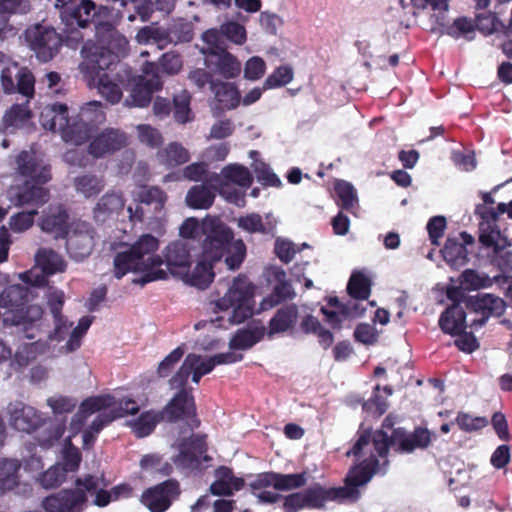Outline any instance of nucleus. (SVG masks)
<instances>
[{"instance_id": "nucleus-1", "label": "nucleus", "mask_w": 512, "mask_h": 512, "mask_svg": "<svg viewBox=\"0 0 512 512\" xmlns=\"http://www.w3.org/2000/svg\"><path fill=\"white\" fill-rule=\"evenodd\" d=\"M106 16L109 10L96 5L91 0H82L72 10H62L60 18L67 26L86 28L88 24L95 26L96 41L88 40L81 48L82 61L79 70L86 74H95L97 68L108 67L117 60V54L129 47V41L121 34L110 20L101 19V14Z\"/></svg>"}, {"instance_id": "nucleus-2", "label": "nucleus", "mask_w": 512, "mask_h": 512, "mask_svg": "<svg viewBox=\"0 0 512 512\" xmlns=\"http://www.w3.org/2000/svg\"><path fill=\"white\" fill-rule=\"evenodd\" d=\"M381 472L380 460L371 455L358 465L349 469L344 479V486L326 487L315 482L300 492H294L286 498L284 508L287 512H299L302 509H322L328 502L356 503L360 496L359 488L368 484L373 475Z\"/></svg>"}, {"instance_id": "nucleus-3", "label": "nucleus", "mask_w": 512, "mask_h": 512, "mask_svg": "<svg viewBox=\"0 0 512 512\" xmlns=\"http://www.w3.org/2000/svg\"><path fill=\"white\" fill-rule=\"evenodd\" d=\"M447 298L452 304L439 316L438 325L445 334L458 335L466 328V310L475 313L470 326L477 329L486 324L490 316H500L505 309L504 301L492 294H477L466 297L462 288L447 289Z\"/></svg>"}, {"instance_id": "nucleus-4", "label": "nucleus", "mask_w": 512, "mask_h": 512, "mask_svg": "<svg viewBox=\"0 0 512 512\" xmlns=\"http://www.w3.org/2000/svg\"><path fill=\"white\" fill-rule=\"evenodd\" d=\"M16 165L18 174L25 180L8 190V198L13 205L38 210L51 199V191L46 187L53 179L51 165L28 151L18 154Z\"/></svg>"}, {"instance_id": "nucleus-5", "label": "nucleus", "mask_w": 512, "mask_h": 512, "mask_svg": "<svg viewBox=\"0 0 512 512\" xmlns=\"http://www.w3.org/2000/svg\"><path fill=\"white\" fill-rule=\"evenodd\" d=\"M29 288L11 285L0 293V307L6 310L4 325L22 326L25 337L35 339L42 328L43 309L38 304L28 305Z\"/></svg>"}, {"instance_id": "nucleus-6", "label": "nucleus", "mask_w": 512, "mask_h": 512, "mask_svg": "<svg viewBox=\"0 0 512 512\" xmlns=\"http://www.w3.org/2000/svg\"><path fill=\"white\" fill-rule=\"evenodd\" d=\"M200 259L216 264L224 258L229 270H237L247 256L243 240L233 239V230L221 222L204 226Z\"/></svg>"}, {"instance_id": "nucleus-7", "label": "nucleus", "mask_w": 512, "mask_h": 512, "mask_svg": "<svg viewBox=\"0 0 512 512\" xmlns=\"http://www.w3.org/2000/svg\"><path fill=\"white\" fill-rule=\"evenodd\" d=\"M8 423L21 433H33L45 426L44 431L37 437L40 447L50 448L63 436L65 429L53 422H46L43 414L22 401L16 400L7 406Z\"/></svg>"}, {"instance_id": "nucleus-8", "label": "nucleus", "mask_w": 512, "mask_h": 512, "mask_svg": "<svg viewBox=\"0 0 512 512\" xmlns=\"http://www.w3.org/2000/svg\"><path fill=\"white\" fill-rule=\"evenodd\" d=\"M169 196L157 185H142L133 194L128 211L133 226L146 223L149 229H160L165 218V205Z\"/></svg>"}, {"instance_id": "nucleus-9", "label": "nucleus", "mask_w": 512, "mask_h": 512, "mask_svg": "<svg viewBox=\"0 0 512 512\" xmlns=\"http://www.w3.org/2000/svg\"><path fill=\"white\" fill-rule=\"evenodd\" d=\"M475 215L482 219L479 223V242L486 248L494 250L492 263L498 266L503 272L512 270V252L505 251L510 246V241L501 236L500 230L491 226V222H495L499 217V212L494 206L486 204H477L475 207Z\"/></svg>"}, {"instance_id": "nucleus-10", "label": "nucleus", "mask_w": 512, "mask_h": 512, "mask_svg": "<svg viewBox=\"0 0 512 512\" xmlns=\"http://www.w3.org/2000/svg\"><path fill=\"white\" fill-rule=\"evenodd\" d=\"M125 53L126 50L118 53L116 61L108 67L97 68L95 74H86L80 70L87 80L94 82L97 79L98 93L111 105H116L121 101L123 89L132 83L133 70L119 63L120 56Z\"/></svg>"}, {"instance_id": "nucleus-11", "label": "nucleus", "mask_w": 512, "mask_h": 512, "mask_svg": "<svg viewBox=\"0 0 512 512\" xmlns=\"http://www.w3.org/2000/svg\"><path fill=\"white\" fill-rule=\"evenodd\" d=\"M163 260L160 256H151L147 261H139L131 250L119 252L113 258V275L120 279L129 272L139 273L132 283L144 287L146 284L167 278V273L161 268Z\"/></svg>"}, {"instance_id": "nucleus-12", "label": "nucleus", "mask_w": 512, "mask_h": 512, "mask_svg": "<svg viewBox=\"0 0 512 512\" xmlns=\"http://www.w3.org/2000/svg\"><path fill=\"white\" fill-rule=\"evenodd\" d=\"M215 304L222 311L232 309L229 321L239 325L253 315L254 285L248 277L239 275L232 280L225 295Z\"/></svg>"}, {"instance_id": "nucleus-13", "label": "nucleus", "mask_w": 512, "mask_h": 512, "mask_svg": "<svg viewBox=\"0 0 512 512\" xmlns=\"http://www.w3.org/2000/svg\"><path fill=\"white\" fill-rule=\"evenodd\" d=\"M172 388L178 389V391L169 402L159 410L164 422H182L189 431L198 429L201 421L198 418L195 396L192 395L191 388H187V386Z\"/></svg>"}, {"instance_id": "nucleus-14", "label": "nucleus", "mask_w": 512, "mask_h": 512, "mask_svg": "<svg viewBox=\"0 0 512 512\" xmlns=\"http://www.w3.org/2000/svg\"><path fill=\"white\" fill-rule=\"evenodd\" d=\"M157 67L152 62H146L143 67L145 75H134L131 93L124 100L125 107H148L152 95L162 89L163 82L156 73Z\"/></svg>"}, {"instance_id": "nucleus-15", "label": "nucleus", "mask_w": 512, "mask_h": 512, "mask_svg": "<svg viewBox=\"0 0 512 512\" xmlns=\"http://www.w3.org/2000/svg\"><path fill=\"white\" fill-rule=\"evenodd\" d=\"M394 429L391 433H387L383 430H376L374 432L364 431L358 434V438L353 444L352 448L349 449L346 453L347 457H361L363 453V449L372 444L374 451H376L377 456L383 459V462L380 463L382 468V474L387 471L389 461L387 459L388 452L390 448H393L396 452V442L394 441Z\"/></svg>"}, {"instance_id": "nucleus-16", "label": "nucleus", "mask_w": 512, "mask_h": 512, "mask_svg": "<svg viewBox=\"0 0 512 512\" xmlns=\"http://www.w3.org/2000/svg\"><path fill=\"white\" fill-rule=\"evenodd\" d=\"M26 40L31 50L42 62L53 59L59 48L63 46V38L54 28L44 27L40 24L27 29Z\"/></svg>"}, {"instance_id": "nucleus-17", "label": "nucleus", "mask_w": 512, "mask_h": 512, "mask_svg": "<svg viewBox=\"0 0 512 512\" xmlns=\"http://www.w3.org/2000/svg\"><path fill=\"white\" fill-rule=\"evenodd\" d=\"M34 76L26 67L12 63L3 68L1 84L5 94H15L31 98L34 95Z\"/></svg>"}, {"instance_id": "nucleus-18", "label": "nucleus", "mask_w": 512, "mask_h": 512, "mask_svg": "<svg viewBox=\"0 0 512 512\" xmlns=\"http://www.w3.org/2000/svg\"><path fill=\"white\" fill-rule=\"evenodd\" d=\"M181 494L179 483L174 479L163 482L148 488L142 495V503L150 512H164L168 510L172 501Z\"/></svg>"}, {"instance_id": "nucleus-19", "label": "nucleus", "mask_w": 512, "mask_h": 512, "mask_svg": "<svg viewBox=\"0 0 512 512\" xmlns=\"http://www.w3.org/2000/svg\"><path fill=\"white\" fill-rule=\"evenodd\" d=\"M432 432L422 426L414 427L412 432L404 427L394 429V441L396 442V453L411 454L416 450H424L432 443Z\"/></svg>"}, {"instance_id": "nucleus-20", "label": "nucleus", "mask_w": 512, "mask_h": 512, "mask_svg": "<svg viewBox=\"0 0 512 512\" xmlns=\"http://www.w3.org/2000/svg\"><path fill=\"white\" fill-rule=\"evenodd\" d=\"M475 26L485 35L497 34L498 38L501 35L508 37V40L503 41L499 46H501L506 57L512 58V39H510L512 33V17L509 19V22L505 24L498 19L495 13H480L477 15Z\"/></svg>"}, {"instance_id": "nucleus-21", "label": "nucleus", "mask_w": 512, "mask_h": 512, "mask_svg": "<svg viewBox=\"0 0 512 512\" xmlns=\"http://www.w3.org/2000/svg\"><path fill=\"white\" fill-rule=\"evenodd\" d=\"M300 310L295 303H286L280 306L267 324V337L272 338L276 335H292L297 322L299 321Z\"/></svg>"}, {"instance_id": "nucleus-22", "label": "nucleus", "mask_w": 512, "mask_h": 512, "mask_svg": "<svg viewBox=\"0 0 512 512\" xmlns=\"http://www.w3.org/2000/svg\"><path fill=\"white\" fill-rule=\"evenodd\" d=\"M126 145V134L119 129L107 128L98 133L88 144V154L92 157H104L121 150Z\"/></svg>"}, {"instance_id": "nucleus-23", "label": "nucleus", "mask_w": 512, "mask_h": 512, "mask_svg": "<svg viewBox=\"0 0 512 512\" xmlns=\"http://www.w3.org/2000/svg\"><path fill=\"white\" fill-rule=\"evenodd\" d=\"M86 494L82 489H65L56 494L48 495L42 502L46 512H74L86 502Z\"/></svg>"}, {"instance_id": "nucleus-24", "label": "nucleus", "mask_w": 512, "mask_h": 512, "mask_svg": "<svg viewBox=\"0 0 512 512\" xmlns=\"http://www.w3.org/2000/svg\"><path fill=\"white\" fill-rule=\"evenodd\" d=\"M461 241L456 238L448 237L445 245L440 251L449 267L459 269L469 263V253L466 246L474 244V238L466 231L460 233Z\"/></svg>"}, {"instance_id": "nucleus-25", "label": "nucleus", "mask_w": 512, "mask_h": 512, "mask_svg": "<svg viewBox=\"0 0 512 512\" xmlns=\"http://www.w3.org/2000/svg\"><path fill=\"white\" fill-rule=\"evenodd\" d=\"M190 252L191 248L186 240H176L166 246L164 262L173 276L185 274V270L190 268Z\"/></svg>"}, {"instance_id": "nucleus-26", "label": "nucleus", "mask_w": 512, "mask_h": 512, "mask_svg": "<svg viewBox=\"0 0 512 512\" xmlns=\"http://www.w3.org/2000/svg\"><path fill=\"white\" fill-rule=\"evenodd\" d=\"M215 366L216 364L212 357L202 359L199 354L189 353L181 367H179L176 373L170 378L169 384L171 387L186 386L192 370L206 375L212 372Z\"/></svg>"}, {"instance_id": "nucleus-27", "label": "nucleus", "mask_w": 512, "mask_h": 512, "mask_svg": "<svg viewBox=\"0 0 512 512\" xmlns=\"http://www.w3.org/2000/svg\"><path fill=\"white\" fill-rule=\"evenodd\" d=\"M40 227L56 239H65L69 232V214L64 204L51 205L43 214Z\"/></svg>"}, {"instance_id": "nucleus-28", "label": "nucleus", "mask_w": 512, "mask_h": 512, "mask_svg": "<svg viewBox=\"0 0 512 512\" xmlns=\"http://www.w3.org/2000/svg\"><path fill=\"white\" fill-rule=\"evenodd\" d=\"M125 206L122 192L110 190L103 194L93 208V218L96 223L104 224L118 217Z\"/></svg>"}, {"instance_id": "nucleus-29", "label": "nucleus", "mask_w": 512, "mask_h": 512, "mask_svg": "<svg viewBox=\"0 0 512 512\" xmlns=\"http://www.w3.org/2000/svg\"><path fill=\"white\" fill-rule=\"evenodd\" d=\"M276 284L274 285L272 292L266 296L260 303V310L267 311L277 307L278 305L292 301L296 293L291 282L285 279L284 271H280L276 274Z\"/></svg>"}, {"instance_id": "nucleus-30", "label": "nucleus", "mask_w": 512, "mask_h": 512, "mask_svg": "<svg viewBox=\"0 0 512 512\" xmlns=\"http://www.w3.org/2000/svg\"><path fill=\"white\" fill-rule=\"evenodd\" d=\"M94 229L87 228L85 231L74 230L68 233L66 246L67 251L73 259L78 261L89 256L94 248Z\"/></svg>"}, {"instance_id": "nucleus-31", "label": "nucleus", "mask_w": 512, "mask_h": 512, "mask_svg": "<svg viewBox=\"0 0 512 512\" xmlns=\"http://www.w3.org/2000/svg\"><path fill=\"white\" fill-rule=\"evenodd\" d=\"M214 265V263L199 258L198 263L191 272L187 269L185 270V274H181L177 277L183 279L184 282L191 287L205 289L210 286L215 277L213 270Z\"/></svg>"}, {"instance_id": "nucleus-32", "label": "nucleus", "mask_w": 512, "mask_h": 512, "mask_svg": "<svg viewBox=\"0 0 512 512\" xmlns=\"http://www.w3.org/2000/svg\"><path fill=\"white\" fill-rule=\"evenodd\" d=\"M68 106L62 103L46 105L40 113V123L47 131H59L68 123Z\"/></svg>"}, {"instance_id": "nucleus-33", "label": "nucleus", "mask_w": 512, "mask_h": 512, "mask_svg": "<svg viewBox=\"0 0 512 512\" xmlns=\"http://www.w3.org/2000/svg\"><path fill=\"white\" fill-rule=\"evenodd\" d=\"M94 130V125L85 122L82 118H74L59 130L62 134V139L66 143H72L73 145H82L91 138Z\"/></svg>"}, {"instance_id": "nucleus-34", "label": "nucleus", "mask_w": 512, "mask_h": 512, "mask_svg": "<svg viewBox=\"0 0 512 512\" xmlns=\"http://www.w3.org/2000/svg\"><path fill=\"white\" fill-rule=\"evenodd\" d=\"M211 91L222 109H236L240 104L241 95L235 83L217 81L213 83Z\"/></svg>"}, {"instance_id": "nucleus-35", "label": "nucleus", "mask_w": 512, "mask_h": 512, "mask_svg": "<svg viewBox=\"0 0 512 512\" xmlns=\"http://www.w3.org/2000/svg\"><path fill=\"white\" fill-rule=\"evenodd\" d=\"M238 227L248 233H260L264 235H274L276 230V221L270 216L263 217L258 213H251L246 216H240L238 219Z\"/></svg>"}, {"instance_id": "nucleus-36", "label": "nucleus", "mask_w": 512, "mask_h": 512, "mask_svg": "<svg viewBox=\"0 0 512 512\" xmlns=\"http://www.w3.org/2000/svg\"><path fill=\"white\" fill-rule=\"evenodd\" d=\"M114 405V396L109 394L88 396L80 404L76 417L79 421L86 420L87 417L96 412L102 413L108 411V408Z\"/></svg>"}, {"instance_id": "nucleus-37", "label": "nucleus", "mask_w": 512, "mask_h": 512, "mask_svg": "<svg viewBox=\"0 0 512 512\" xmlns=\"http://www.w3.org/2000/svg\"><path fill=\"white\" fill-rule=\"evenodd\" d=\"M36 262L44 274L48 276L64 272L66 269V262L63 261V257L52 249H39L36 254Z\"/></svg>"}, {"instance_id": "nucleus-38", "label": "nucleus", "mask_w": 512, "mask_h": 512, "mask_svg": "<svg viewBox=\"0 0 512 512\" xmlns=\"http://www.w3.org/2000/svg\"><path fill=\"white\" fill-rule=\"evenodd\" d=\"M215 192L205 184L192 186L186 194V204L192 209H209L215 200Z\"/></svg>"}, {"instance_id": "nucleus-39", "label": "nucleus", "mask_w": 512, "mask_h": 512, "mask_svg": "<svg viewBox=\"0 0 512 512\" xmlns=\"http://www.w3.org/2000/svg\"><path fill=\"white\" fill-rule=\"evenodd\" d=\"M162 421L164 419L159 410L144 411L137 419L131 422L132 431L138 438H143L151 434L157 424Z\"/></svg>"}, {"instance_id": "nucleus-40", "label": "nucleus", "mask_w": 512, "mask_h": 512, "mask_svg": "<svg viewBox=\"0 0 512 512\" xmlns=\"http://www.w3.org/2000/svg\"><path fill=\"white\" fill-rule=\"evenodd\" d=\"M20 464L15 459H0V492L12 491L18 484Z\"/></svg>"}, {"instance_id": "nucleus-41", "label": "nucleus", "mask_w": 512, "mask_h": 512, "mask_svg": "<svg viewBox=\"0 0 512 512\" xmlns=\"http://www.w3.org/2000/svg\"><path fill=\"white\" fill-rule=\"evenodd\" d=\"M74 189L85 198H91L101 193L105 188V181L94 174L80 175L73 180Z\"/></svg>"}, {"instance_id": "nucleus-42", "label": "nucleus", "mask_w": 512, "mask_h": 512, "mask_svg": "<svg viewBox=\"0 0 512 512\" xmlns=\"http://www.w3.org/2000/svg\"><path fill=\"white\" fill-rule=\"evenodd\" d=\"M159 157L165 166L175 168L189 161L188 150L178 142H171L166 148L159 152Z\"/></svg>"}, {"instance_id": "nucleus-43", "label": "nucleus", "mask_w": 512, "mask_h": 512, "mask_svg": "<svg viewBox=\"0 0 512 512\" xmlns=\"http://www.w3.org/2000/svg\"><path fill=\"white\" fill-rule=\"evenodd\" d=\"M158 249L159 240L151 234L142 235L129 248L139 261H147L151 256H159L156 254Z\"/></svg>"}, {"instance_id": "nucleus-44", "label": "nucleus", "mask_w": 512, "mask_h": 512, "mask_svg": "<svg viewBox=\"0 0 512 512\" xmlns=\"http://www.w3.org/2000/svg\"><path fill=\"white\" fill-rule=\"evenodd\" d=\"M223 169L227 184L232 183L244 189H248L252 185L253 176L248 167L240 164H229Z\"/></svg>"}, {"instance_id": "nucleus-45", "label": "nucleus", "mask_w": 512, "mask_h": 512, "mask_svg": "<svg viewBox=\"0 0 512 512\" xmlns=\"http://www.w3.org/2000/svg\"><path fill=\"white\" fill-rule=\"evenodd\" d=\"M334 193L338 196V205L347 212H353L358 202L353 185L345 180H338L334 184Z\"/></svg>"}, {"instance_id": "nucleus-46", "label": "nucleus", "mask_w": 512, "mask_h": 512, "mask_svg": "<svg viewBox=\"0 0 512 512\" xmlns=\"http://www.w3.org/2000/svg\"><path fill=\"white\" fill-rule=\"evenodd\" d=\"M32 118V112L29 108V101L24 104H14L7 110L3 117V122L6 128H18L23 126Z\"/></svg>"}, {"instance_id": "nucleus-47", "label": "nucleus", "mask_w": 512, "mask_h": 512, "mask_svg": "<svg viewBox=\"0 0 512 512\" xmlns=\"http://www.w3.org/2000/svg\"><path fill=\"white\" fill-rule=\"evenodd\" d=\"M370 291V279L361 272H354L347 283L348 295L354 300H367Z\"/></svg>"}, {"instance_id": "nucleus-48", "label": "nucleus", "mask_w": 512, "mask_h": 512, "mask_svg": "<svg viewBox=\"0 0 512 512\" xmlns=\"http://www.w3.org/2000/svg\"><path fill=\"white\" fill-rule=\"evenodd\" d=\"M261 340V336L249 329H238L229 340L228 346L232 350L251 349Z\"/></svg>"}, {"instance_id": "nucleus-49", "label": "nucleus", "mask_w": 512, "mask_h": 512, "mask_svg": "<svg viewBox=\"0 0 512 512\" xmlns=\"http://www.w3.org/2000/svg\"><path fill=\"white\" fill-rule=\"evenodd\" d=\"M216 67L225 79L236 78L241 72V63L238 58L226 51L218 57Z\"/></svg>"}, {"instance_id": "nucleus-50", "label": "nucleus", "mask_w": 512, "mask_h": 512, "mask_svg": "<svg viewBox=\"0 0 512 512\" xmlns=\"http://www.w3.org/2000/svg\"><path fill=\"white\" fill-rule=\"evenodd\" d=\"M154 64L157 67L156 73L158 75L160 71L168 75H175L182 70L183 59L180 53L169 51L159 58L158 64Z\"/></svg>"}, {"instance_id": "nucleus-51", "label": "nucleus", "mask_w": 512, "mask_h": 512, "mask_svg": "<svg viewBox=\"0 0 512 512\" xmlns=\"http://www.w3.org/2000/svg\"><path fill=\"white\" fill-rule=\"evenodd\" d=\"M307 483V472L282 474L277 472L276 490L292 491L304 487Z\"/></svg>"}, {"instance_id": "nucleus-52", "label": "nucleus", "mask_w": 512, "mask_h": 512, "mask_svg": "<svg viewBox=\"0 0 512 512\" xmlns=\"http://www.w3.org/2000/svg\"><path fill=\"white\" fill-rule=\"evenodd\" d=\"M190 99L191 96L186 91L174 95L172 101V110L174 114V120L176 122L184 124L191 119Z\"/></svg>"}, {"instance_id": "nucleus-53", "label": "nucleus", "mask_w": 512, "mask_h": 512, "mask_svg": "<svg viewBox=\"0 0 512 512\" xmlns=\"http://www.w3.org/2000/svg\"><path fill=\"white\" fill-rule=\"evenodd\" d=\"M293 80V70L288 65L279 66L263 82V89H274L284 86Z\"/></svg>"}, {"instance_id": "nucleus-54", "label": "nucleus", "mask_w": 512, "mask_h": 512, "mask_svg": "<svg viewBox=\"0 0 512 512\" xmlns=\"http://www.w3.org/2000/svg\"><path fill=\"white\" fill-rule=\"evenodd\" d=\"M67 473L65 467L55 464L42 473L40 482L46 489L56 488L66 481Z\"/></svg>"}, {"instance_id": "nucleus-55", "label": "nucleus", "mask_w": 512, "mask_h": 512, "mask_svg": "<svg viewBox=\"0 0 512 512\" xmlns=\"http://www.w3.org/2000/svg\"><path fill=\"white\" fill-rule=\"evenodd\" d=\"M460 280L463 287L471 290L488 288L492 284L489 276L479 274L473 269L464 270L461 274Z\"/></svg>"}, {"instance_id": "nucleus-56", "label": "nucleus", "mask_w": 512, "mask_h": 512, "mask_svg": "<svg viewBox=\"0 0 512 512\" xmlns=\"http://www.w3.org/2000/svg\"><path fill=\"white\" fill-rule=\"evenodd\" d=\"M139 406L133 398L124 397L119 400L114 398V405L108 408V412L114 420L124 418L129 415H136Z\"/></svg>"}, {"instance_id": "nucleus-57", "label": "nucleus", "mask_w": 512, "mask_h": 512, "mask_svg": "<svg viewBox=\"0 0 512 512\" xmlns=\"http://www.w3.org/2000/svg\"><path fill=\"white\" fill-rule=\"evenodd\" d=\"M380 390L381 386L377 384L376 387H374L372 397L362 403V409L374 417L382 416L388 409L386 398L379 395Z\"/></svg>"}, {"instance_id": "nucleus-58", "label": "nucleus", "mask_w": 512, "mask_h": 512, "mask_svg": "<svg viewBox=\"0 0 512 512\" xmlns=\"http://www.w3.org/2000/svg\"><path fill=\"white\" fill-rule=\"evenodd\" d=\"M178 449H186L202 456L208 450L207 435L192 433L189 437L182 438L178 442Z\"/></svg>"}, {"instance_id": "nucleus-59", "label": "nucleus", "mask_w": 512, "mask_h": 512, "mask_svg": "<svg viewBox=\"0 0 512 512\" xmlns=\"http://www.w3.org/2000/svg\"><path fill=\"white\" fill-rule=\"evenodd\" d=\"M185 354V349L183 346L174 348L171 352H169L164 359H162L157 368V374L161 378H165L169 376L175 367V365L181 361Z\"/></svg>"}, {"instance_id": "nucleus-60", "label": "nucleus", "mask_w": 512, "mask_h": 512, "mask_svg": "<svg viewBox=\"0 0 512 512\" xmlns=\"http://www.w3.org/2000/svg\"><path fill=\"white\" fill-rule=\"evenodd\" d=\"M38 215L37 209H31L26 212H19L10 217L8 225L13 232L21 233L25 232L33 226L34 217Z\"/></svg>"}, {"instance_id": "nucleus-61", "label": "nucleus", "mask_w": 512, "mask_h": 512, "mask_svg": "<svg viewBox=\"0 0 512 512\" xmlns=\"http://www.w3.org/2000/svg\"><path fill=\"white\" fill-rule=\"evenodd\" d=\"M220 33L227 40L237 45H242L247 39L244 26L238 22H224L220 27Z\"/></svg>"}, {"instance_id": "nucleus-62", "label": "nucleus", "mask_w": 512, "mask_h": 512, "mask_svg": "<svg viewBox=\"0 0 512 512\" xmlns=\"http://www.w3.org/2000/svg\"><path fill=\"white\" fill-rule=\"evenodd\" d=\"M456 423L460 430L471 433L486 427L488 425V420L485 417H473L468 413L459 412L456 418Z\"/></svg>"}, {"instance_id": "nucleus-63", "label": "nucleus", "mask_w": 512, "mask_h": 512, "mask_svg": "<svg viewBox=\"0 0 512 512\" xmlns=\"http://www.w3.org/2000/svg\"><path fill=\"white\" fill-rule=\"evenodd\" d=\"M254 173L256 180L261 182L262 185L266 187H276L279 188L281 186V180L274 173L273 170L264 162H258L254 165Z\"/></svg>"}, {"instance_id": "nucleus-64", "label": "nucleus", "mask_w": 512, "mask_h": 512, "mask_svg": "<svg viewBox=\"0 0 512 512\" xmlns=\"http://www.w3.org/2000/svg\"><path fill=\"white\" fill-rule=\"evenodd\" d=\"M170 42L187 43L193 38V29L189 22H174L169 28Z\"/></svg>"}]
</instances>
